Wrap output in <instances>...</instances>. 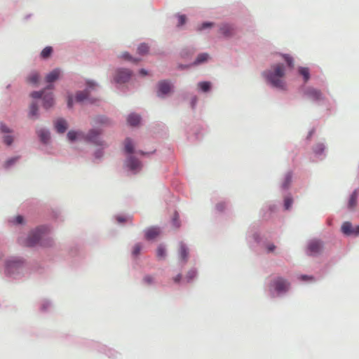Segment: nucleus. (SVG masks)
I'll list each match as a JSON object with an SVG mask.
<instances>
[{
  "label": "nucleus",
  "mask_w": 359,
  "mask_h": 359,
  "mask_svg": "<svg viewBox=\"0 0 359 359\" xmlns=\"http://www.w3.org/2000/svg\"><path fill=\"white\" fill-rule=\"evenodd\" d=\"M198 86L203 92H208L210 89L211 83L209 81H203L198 83Z\"/></svg>",
  "instance_id": "obj_27"
},
{
  "label": "nucleus",
  "mask_w": 359,
  "mask_h": 359,
  "mask_svg": "<svg viewBox=\"0 0 359 359\" xmlns=\"http://www.w3.org/2000/svg\"><path fill=\"white\" fill-rule=\"evenodd\" d=\"M0 130L3 133H11V130H10L5 124L0 123Z\"/></svg>",
  "instance_id": "obj_43"
},
{
  "label": "nucleus",
  "mask_w": 359,
  "mask_h": 359,
  "mask_svg": "<svg viewBox=\"0 0 359 359\" xmlns=\"http://www.w3.org/2000/svg\"><path fill=\"white\" fill-rule=\"evenodd\" d=\"M53 48L50 46H47L43 49L41 53V56L43 58H48L52 53Z\"/></svg>",
  "instance_id": "obj_28"
},
{
  "label": "nucleus",
  "mask_w": 359,
  "mask_h": 359,
  "mask_svg": "<svg viewBox=\"0 0 359 359\" xmlns=\"http://www.w3.org/2000/svg\"><path fill=\"white\" fill-rule=\"evenodd\" d=\"M357 197L358 193L357 191L355 190L353 194L351 195V197L348 201V208L350 209H353L356 206L357 204Z\"/></svg>",
  "instance_id": "obj_21"
},
{
  "label": "nucleus",
  "mask_w": 359,
  "mask_h": 359,
  "mask_svg": "<svg viewBox=\"0 0 359 359\" xmlns=\"http://www.w3.org/2000/svg\"><path fill=\"white\" fill-rule=\"evenodd\" d=\"M20 264V262L19 260L13 259V260H8L6 262V268L7 270L9 271V269L13 266H18Z\"/></svg>",
  "instance_id": "obj_32"
},
{
  "label": "nucleus",
  "mask_w": 359,
  "mask_h": 359,
  "mask_svg": "<svg viewBox=\"0 0 359 359\" xmlns=\"http://www.w3.org/2000/svg\"><path fill=\"white\" fill-rule=\"evenodd\" d=\"M172 89V85L168 81H161L158 83L157 95L158 97H163L168 95Z\"/></svg>",
  "instance_id": "obj_6"
},
{
  "label": "nucleus",
  "mask_w": 359,
  "mask_h": 359,
  "mask_svg": "<svg viewBox=\"0 0 359 359\" xmlns=\"http://www.w3.org/2000/svg\"><path fill=\"white\" fill-rule=\"evenodd\" d=\"M160 229L158 227H151L145 232V237L148 240H151L157 237L160 234Z\"/></svg>",
  "instance_id": "obj_14"
},
{
  "label": "nucleus",
  "mask_w": 359,
  "mask_h": 359,
  "mask_svg": "<svg viewBox=\"0 0 359 359\" xmlns=\"http://www.w3.org/2000/svg\"><path fill=\"white\" fill-rule=\"evenodd\" d=\"M156 256L158 259H163L166 256L165 249L163 245H159L156 250Z\"/></svg>",
  "instance_id": "obj_26"
},
{
  "label": "nucleus",
  "mask_w": 359,
  "mask_h": 359,
  "mask_svg": "<svg viewBox=\"0 0 359 359\" xmlns=\"http://www.w3.org/2000/svg\"><path fill=\"white\" fill-rule=\"evenodd\" d=\"M95 121L96 123L104 124V125L108 124L109 122L108 118H107L104 116H99V117L96 118Z\"/></svg>",
  "instance_id": "obj_36"
},
{
  "label": "nucleus",
  "mask_w": 359,
  "mask_h": 359,
  "mask_svg": "<svg viewBox=\"0 0 359 359\" xmlns=\"http://www.w3.org/2000/svg\"><path fill=\"white\" fill-rule=\"evenodd\" d=\"M186 22V16L184 15H180L178 16V26H182Z\"/></svg>",
  "instance_id": "obj_42"
},
{
  "label": "nucleus",
  "mask_w": 359,
  "mask_h": 359,
  "mask_svg": "<svg viewBox=\"0 0 359 359\" xmlns=\"http://www.w3.org/2000/svg\"><path fill=\"white\" fill-rule=\"evenodd\" d=\"M140 73L142 75V76H146L147 74V72L144 69H142L140 71Z\"/></svg>",
  "instance_id": "obj_52"
},
{
  "label": "nucleus",
  "mask_w": 359,
  "mask_h": 359,
  "mask_svg": "<svg viewBox=\"0 0 359 359\" xmlns=\"http://www.w3.org/2000/svg\"><path fill=\"white\" fill-rule=\"evenodd\" d=\"M271 286L278 292H283L287 291L290 284L285 279L278 277L271 282Z\"/></svg>",
  "instance_id": "obj_4"
},
{
  "label": "nucleus",
  "mask_w": 359,
  "mask_h": 359,
  "mask_svg": "<svg viewBox=\"0 0 359 359\" xmlns=\"http://www.w3.org/2000/svg\"><path fill=\"white\" fill-rule=\"evenodd\" d=\"M196 276V270H190L188 271L187 274L185 276V279L187 282L191 281Z\"/></svg>",
  "instance_id": "obj_31"
},
{
  "label": "nucleus",
  "mask_w": 359,
  "mask_h": 359,
  "mask_svg": "<svg viewBox=\"0 0 359 359\" xmlns=\"http://www.w3.org/2000/svg\"><path fill=\"white\" fill-rule=\"evenodd\" d=\"M31 97H32L33 98L43 97V106L46 109H49L54 104L53 93H46V90L43 91H34L33 93H31Z\"/></svg>",
  "instance_id": "obj_2"
},
{
  "label": "nucleus",
  "mask_w": 359,
  "mask_h": 359,
  "mask_svg": "<svg viewBox=\"0 0 359 359\" xmlns=\"http://www.w3.org/2000/svg\"><path fill=\"white\" fill-rule=\"evenodd\" d=\"M285 75L283 65L278 64L273 67V71L268 72L267 79L273 86L284 90L285 83L283 80Z\"/></svg>",
  "instance_id": "obj_1"
},
{
  "label": "nucleus",
  "mask_w": 359,
  "mask_h": 359,
  "mask_svg": "<svg viewBox=\"0 0 359 359\" xmlns=\"http://www.w3.org/2000/svg\"><path fill=\"white\" fill-rule=\"evenodd\" d=\"M125 150L128 154H132L134 151V147L133 141L130 138H126L125 140Z\"/></svg>",
  "instance_id": "obj_22"
},
{
  "label": "nucleus",
  "mask_w": 359,
  "mask_h": 359,
  "mask_svg": "<svg viewBox=\"0 0 359 359\" xmlns=\"http://www.w3.org/2000/svg\"><path fill=\"white\" fill-rule=\"evenodd\" d=\"M323 249L322 243L320 241H311L307 247L308 254L309 255H316L319 254Z\"/></svg>",
  "instance_id": "obj_7"
},
{
  "label": "nucleus",
  "mask_w": 359,
  "mask_h": 359,
  "mask_svg": "<svg viewBox=\"0 0 359 359\" xmlns=\"http://www.w3.org/2000/svg\"><path fill=\"white\" fill-rule=\"evenodd\" d=\"M67 105L69 108H71L73 105V99L70 96L68 97Z\"/></svg>",
  "instance_id": "obj_51"
},
{
  "label": "nucleus",
  "mask_w": 359,
  "mask_h": 359,
  "mask_svg": "<svg viewBox=\"0 0 359 359\" xmlns=\"http://www.w3.org/2000/svg\"><path fill=\"white\" fill-rule=\"evenodd\" d=\"M121 57L127 60L131 61L135 63H137L140 61V60L138 59L133 58L128 53H123Z\"/></svg>",
  "instance_id": "obj_37"
},
{
  "label": "nucleus",
  "mask_w": 359,
  "mask_h": 359,
  "mask_svg": "<svg viewBox=\"0 0 359 359\" xmlns=\"http://www.w3.org/2000/svg\"><path fill=\"white\" fill-rule=\"evenodd\" d=\"M318 147H319V152L323 151L324 149L323 145H319Z\"/></svg>",
  "instance_id": "obj_56"
},
{
  "label": "nucleus",
  "mask_w": 359,
  "mask_h": 359,
  "mask_svg": "<svg viewBox=\"0 0 359 359\" xmlns=\"http://www.w3.org/2000/svg\"><path fill=\"white\" fill-rule=\"evenodd\" d=\"M275 248L276 247L274 245H271L268 247V250L269 251L272 252L275 249Z\"/></svg>",
  "instance_id": "obj_53"
},
{
  "label": "nucleus",
  "mask_w": 359,
  "mask_h": 359,
  "mask_svg": "<svg viewBox=\"0 0 359 359\" xmlns=\"http://www.w3.org/2000/svg\"><path fill=\"white\" fill-rule=\"evenodd\" d=\"M55 127L58 133H63L67 128V121L63 118H58L55 122Z\"/></svg>",
  "instance_id": "obj_13"
},
{
  "label": "nucleus",
  "mask_w": 359,
  "mask_h": 359,
  "mask_svg": "<svg viewBox=\"0 0 359 359\" xmlns=\"http://www.w3.org/2000/svg\"><path fill=\"white\" fill-rule=\"evenodd\" d=\"M76 100L77 102H83V101H88L90 103H95V100L93 99H91L89 96V90L88 89L84 90L83 91H80L76 93Z\"/></svg>",
  "instance_id": "obj_10"
},
{
  "label": "nucleus",
  "mask_w": 359,
  "mask_h": 359,
  "mask_svg": "<svg viewBox=\"0 0 359 359\" xmlns=\"http://www.w3.org/2000/svg\"><path fill=\"white\" fill-rule=\"evenodd\" d=\"M209 55L208 53L199 54L194 62V65H199L208 60Z\"/></svg>",
  "instance_id": "obj_25"
},
{
  "label": "nucleus",
  "mask_w": 359,
  "mask_h": 359,
  "mask_svg": "<svg viewBox=\"0 0 359 359\" xmlns=\"http://www.w3.org/2000/svg\"><path fill=\"white\" fill-rule=\"evenodd\" d=\"M352 235H354V236H358L359 235V226H356L355 227H353Z\"/></svg>",
  "instance_id": "obj_47"
},
{
  "label": "nucleus",
  "mask_w": 359,
  "mask_h": 359,
  "mask_svg": "<svg viewBox=\"0 0 359 359\" xmlns=\"http://www.w3.org/2000/svg\"><path fill=\"white\" fill-rule=\"evenodd\" d=\"M13 222L16 224H22L23 222V217L21 215H18L15 217Z\"/></svg>",
  "instance_id": "obj_45"
},
{
  "label": "nucleus",
  "mask_w": 359,
  "mask_h": 359,
  "mask_svg": "<svg viewBox=\"0 0 359 359\" xmlns=\"http://www.w3.org/2000/svg\"><path fill=\"white\" fill-rule=\"evenodd\" d=\"M132 72L126 69H120L116 71L115 80L117 83H123L129 81Z\"/></svg>",
  "instance_id": "obj_5"
},
{
  "label": "nucleus",
  "mask_w": 359,
  "mask_h": 359,
  "mask_svg": "<svg viewBox=\"0 0 359 359\" xmlns=\"http://www.w3.org/2000/svg\"><path fill=\"white\" fill-rule=\"evenodd\" d=\"M60 71L58 69H53L49 74H48L46 76V81L48 83H52L56 81L60 76Z\"/></svg>",
  "instance_id": "obj_16"
},
{
  "label": "nucleus",
  "mask_w": 359,
  "mask_h": 359,
  "mask_svg": "<svg viewBox=\"0 0 359 359\" xmlns=\"http://www.w3.org/2000/svg\"><path fill=\"white\" fill-rule=\"evenodd\" d=\"M305 95L314 101L320 100L322 99V93L320 91L313 88H307L305 91Z\"/></svg>",
  "instance_id": "obj_9"
},
{
  "label": "nucleus",
  "mask_w": 359,
  "mask_h": 359,
  "mask_svg": "<svg viewBox=\"0 0 359 359\" xmlns=\"http://www.w3.org/2000/svg\"><path fill=\"white\" fill-rule=\"evenodd\" d=\"M148 51L149 46L146 43H142L137 48V52L140 55L146 54Z\"/></svg>",
  "instance_id": "obj_30"
},
{
  "label": "nucleus",
  "mask_w": 359,
  "mask_h": 359,
  "mask_svg": "<svg viewBox=\"0 0 359 359\" xmlns=\"http://www.w3.org/2000/svg\"><path fill=\"white\" fill-rule=\"evenodd\" d=\"M18 157H15V158H10L8 159L4 164V167L6 168H9L11 165H13V163H15L17 161H18Z\"/></svg>",
  "instance_id": "obj_40"
},
{
  "label": "nucleus",
  "mask_w": 359,
  "mask_h": 359,
  "mask_svg": "<svg viewBox=\"0 0 359 359\" xmlns=\"http://www.w3.org/2000/svg\"><path fill=\"white\" fill-rule=\"evenodd\" d=\"M127 121L130 126H135L140 123V117L137 114H131L128 116Z\"/></svg>",
  "instance_id": "obj_18"
},
{
  "label": "nucleus",
  "mask_w": 359,
  "mask_h": 359,
  "mask_svg": "<svg viewBox=\"0 0 359 359\" xmlns=\"http://www.w3.org/2000/svg\"><path fill=\"white\" fill-rule=\"evenodd\" d=\"M212 25V23L210 22H204L202 24L201 27L199 28V30L204 29L208 27H210Z\"/></svg>",
  "instance_id": "obj_46"
},
{
  "label": "nucleus",
  "mask_w": 359,
  "mask_h": 359,
  "mask_svg": "<svg viewBox=\"0 0 359 359\" xmlns=\"http://www.w3.org/2000/svg\"><path fill=\"white\" fill-rule=\"evenodd\" d=\"M219 31L225 36H230L234 34V28L230 25H223L221 26Z\"/></svg>",
  "instance_id": "obj_15"
},
{
  "label": "nucleus",
  "mask_w": 359,
  "mask_h": 359,
  "mask_svg": "<svg viewBox=\"0 0 359 359\" xmlns=\"http://www.w3.org/2000/svg\"><path fill=\"white\" fill-rule=\"evenodd\" d=\"M39 80V75L37 72H32L27 78V81L28 83L31 84H36L38 83Z\"/></svg>",
  "instance_id": "obj_20"
},
{
  "label": "nucleus",
  "mask_w": 359,
  "mask_h": 359,
  "mask_svg": "<svg viewBox=\"0 0 359 359\" xmlns=\"http://www.w3.org/2000/svg\"><path fill=\"white\" fill-rule=\"evenodd\" d=\"M142 246L140 243H137L134 245L133 250V255L135 257H137L140 255L141 250H142Z\"/></svg>",
  "instance_id": "obj_33"
},
{
  "label": "nucleus",
  "mask_w": 359,
  "mask_h": 359,
  "mask_svg": "<svg viewBox=\"0 0 359 359\" xmlns=\"http://www.w3.org/2000/svg\"><path fill=\"white\" fill-rule=\"evenodd\" d=\"M118 221L119 222H123L124 221V219H123V218H121V217H118Z\"/></svg>",
  "instance_id": "obj_57"
},
{
  "label": "nucleus",
  "mask_w": 359,
  "mask_h": 359,
  "mask_svg": "<svg viewBox=\"0 0 359 359\" xmlns=\"http://www.w3.org/2000/svg\"><path fill=\"white\" fill-rule=\"evenodd\" d=\"M300 279L302 280H313V278L312 276H308L306 275H303L300 277Z\"/></svg>",
  "instance_id": "obj_49"
},
{
  "label": "nucleus",
  "mask_w": 359,
  "mask_h": 359,
  "mask_svg": "<svg viewBox=\"0 0 359 359\" xmlns=\"http://www.w3.org/2000/svg\"><path fill=\"white\" fill-rule=\"evenodd\" d=\"M81 136H83V133L74 130H70L67 133V138L71 142L74 141L77 138H79Z\"/></svg>",
  "instance_id": "obj_23"
},
{
  "label": "nucleus",
  "mask_w": 359,
  "mask_h": 359,
  "mask_svg": "<svg viewBox=\"0 0 359 359\" xmlns=\"http://www.w3.org/2000/svg\"><path fill=\"white\" fill-rule=\"evenodd\" d=\"M94 86H95V84H94V83H90V82H89V83H88V86L89 88H93Z\"/></svg>",
  "instance_id": "obj_55"
},
{
  "label": "nucleus",
  "mask_w": 359,
  "mask_h": 359,
  "mask_svg": "<svg viewBox=\"0 0 359 359\" xmlns=\"http://www.w3.org/2000/svg\"><path fill=\"white\" fill-rule=\"evenodd\" d=\"M140 153L141 154H144V152H142V151H140Z\"/></svg>",
  "instance_id": "obj_59"
},
{
  "label": "nucleus",
  "mask_w": 359,
  "mask_h": 359,
  "mask_svg": "<svg viewBox=\"0 0 359 359\" xmlns=\"http://www.w3.org/2000/svg\"><path fill=\"white\" fill-rule=\"evenodd\" d=\"M102 153H101V152H100V151H99V152H97V153L95 154V156H96V158H100V157H101V156H102Z\"/></svg>",
  "instance_id": "obj_54"
},
{
  "label": "nucleus",
  "mask_w": 359,
  "mask_h": 359,
  "mask_svg": "<svg viewBox=\"0 0 359 359\" xmlns=\"http://www.w3.org/2000/svg\"><path fill=\"white\" fill-rule=\"evenodd\" d=\"M127 166L131 170H137L141 168L140 161L135 157L130 156L127 160Z\"/></svg>",
  "instance_id": "obj_11"
},
{
  "label": "nucleus",
  "mask_w": 359,
  "mask_h": 359,
  "mask_svg": "<svg viewBox=\"0 0 359 359\" xmlns=\"http://www.w3.org/2000/svg\"><path fill=\"white\" fill-rule=\"evenodd\" d=\"M172 225L175 228H179L180 226V221H179V215H178V213L177 212H175V214H174V217H173V219H172Z\"/></svg>",
  "instance_id": "obj_35"
},
{
  "label": "nucleus",
  "mask_w": 359,
  "mask_h": 359,
  "mask_svg": "<svg viewBox=\"0 0 359 359\" xmlns=\"http://www.w3.org/2000/svg\"><path fill=\"white\" fill-rule=\"evenodd\" d=\"M43 228H38L35 231H32L29 235L27 240L25 241L24 245L26 246H34L37 244L39 241L43 238Z\"/></svg>",
  "instance_id": "obj_3"
},
{
  "label": "nucleus",
  "mask_w": 359,
  "mask_h": 359,
  "mask_svg": "<svg viewBox=\"0 0 359 359\" xmlns=\"http://www.w3.org/2000/svg\"><path fill=\"white\" fill-rule=\"evenodd\" d=\"M225 208L224 203H220L217 204L216 208L218 211H222Z\"/></svg>",
  "instance_id": "obj_48"
},
{
  "label": "nucleus",
  "mask_w": 359,
  "mask_h": 359,
  "mask_svg": "<svg viewBox=\"0 0 359 359\" xmlns=\"http://www.w3.org/2000/svg\"><path fill=\"white\" fill-rule=\"evenodd\" d=\"M4 142L7 145H11L13 142V138L11 135H6L4 137Z\"/></svg>",
  "instance_id": "obj_41"
},
{
  "label": "nucleus",
  "mask_w": 359,
  "mask_h": 359,
  "mask_svg": "<svg viewBox=\"0 0 359 359\" xmlns=\"http://www.w3.org/2000/svg\"><path fill=\"white\" fill-rule=\"evenodd\" d=\"M37 134L40 137L41 142L47 143L50 139V133L45 129H40L37 131Z\"/></svg>",
  "instance_id": "obj_17"
},
{
  "label": "nucleus",
  "mask_w": 359,
  "mask_h": 359,
  "mask_svg": "<svg viewBox=\"0 0 359 359\" xmlns=\"http://www.w3.org/2000/svg\"><path fill=\"white\" fill-rule=\"evenodd\" d=\"M299 72L301 75H302L304 76L305 81H307L309 79L310 75H309V71L308 68L301 67L299 69Z\"/></svg>",
  "instance_id": "obj_29"
},
{
  "label": "nucleus",
  "mask_w": 359,
  "mask_h": 359,
  "mask_svg": "<svg viewBox=\"0 0 359 359\" xmlns=\"http://www.w3.org/2000/svg\"><path fill=\"white\" fill-rule=\"evenodd\" d=\"M101 131L98 129H92L86 136V139L95 144L102 145V142L100 140Z\"/></svg>",
  "instance_id": "obj_8"
},
{
  "label": "nucleus",
  "mask_w": 359,
  "mask_h": 359,
  "mask_svg": "<svg viewBox=\"0 0 359 359\" xmlns=\"http://www.w3.org/2000/svg\"><path fill=\"white\" fill-rule=\"evenodd\" d=\"M352 229L353 226L351 223L348 222H345L343 223L341 226V231L343 233L347 236L352 235Z\"/></svg>",
  "instance_id": "obj_19"
},
{
  "label": "nucleus",
  "mask_w": 359,
  "mask_h": 359,
  "mask_svg": "<svg viewBox=\"0 0 359 359\" xmlns=\"http://www.w3.org/2000/svg\"><path fill=\"white\" fill-rule=\"evenodd\" d=\"M48 90H50V89H52V86L51 85H49V86L47 88Z\"/></svg>",
  "instance_id": "obj_58"
},
{
  "label": "nucleus",
  "mask_w": 359,
  "mask_h": 359,
  "mask_svg": "<svg viewBox=\"0 0 359 359\" xmlns=\"http://www.w3.org/2000/svg\"><path fill=\"white\" fill-rule=\"evenodd\" d=\"M291 180H292V175H291V174L288 173L285 176V182L283 184V188H287L289 186V184H290Z\"/></svg>",
  "instance_id": "obj_39"
},
{
  "label": "nucleus",
  "mask_w": 359,
  "mask_h": 359,
  "mask_svg": "<svg viewBox=\"0 0 359 359\" xmlns=\"http://www.w3.org/2000/svg\"><path fill=\"white\" fill-rule=\"evenodd\" d=\"M181 278H182V275L178 274L175 278H173V280L175 283H180Z\"/></svg>",
  "instance_id": "obj_50"
},
{
  "label": "nucleus",
  "mask_w": 359,
  "mask_h": 359,
  "mask_svg": "<svg viewBox=\"0 0 359 359\" xmlns=\"http://www.w3.org/2000/svg\"><path fill=\"white\" fill-rule=\"evenodd\" d=\"M188 255H189L188 248L186 247L184 243L181 242L180 243V247H179V256H180V260L184 262H187V261L188 259Z\"/></svg>",
  "instance_id": "obj_12"
},
{
  "label": "nucleus",
  "mask_w": 359,
  "mask_h": 359,
  "mask_svg": "<svg viewBox=\"0 0 359 359\" xmlns=\"http://www.w3.org/2000/svg\"><path fill=\"white\" fill-rule=\"evenodd\" d=\"M292 199L290 197H287L285 198V202H284V205H285V208L286 210H289L290 208V207L292 206Z\"/></svg>",
  "instance_id": "obj_38"
},
{
  "label": "nucleus",
  "mask_w": 359,
  "mask_h": 359,
  "mask_svg": "<svg viewBox=\"0 0 359 359\" xmlns=\"http://www.w3.org/2000/svg\"><path fill=\"white\" fill-rule=\"evenodd\" d=\"M283 57L285 58L286 62L287 63L288 66L292 67V58L290 57L287 55H283Z\"/></svg>",
  "instance_id": "obj_44"
},
{
  "label": "nucleus",
  "mask_w": 359,
  "mask_h": 359,
  "mask_svg": "<svg viewBox=\"0 0 359 359\" xmlns=\"http://www.w3.org/2000/svg\"><path fill=\"white\" fill-rule=\"evenodd\" d=\"M38 106L36 103L33 102L29 107V116L30 118L38 117Z\"/></svg>",
  "instance_id": "obj_24"
},
{
  "label": "nucleus",
  "mask_w": 359,
  "mask_h": 359,
  "mask_svg": "<svg viewBox=\"0 0 359 359\" xmlns=\"http://www.w3.org/2000/svg\"><path fill=\"white\" fill-rule=\"evenodd\" d=\"M154 282V278L150 275H147L143 278V283L147 285H150Z\"/></svg>",
  "instance_id": "obj_34"
}]
</instances>
